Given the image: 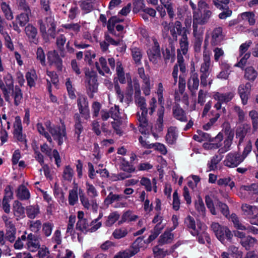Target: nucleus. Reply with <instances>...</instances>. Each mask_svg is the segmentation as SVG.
Here are the masks:
<instances>
[{
	"label": "nucleus",
	"mask_w": 258,
	"mask_h": 258,
	"mask_svg": "<svg viewBox=\"0 0 258 258\" xmlns=\"http://www.w3.org/2000/svg\"><path fill=\"white\" fill-rule=\"evenodd\" d=\"M186 81L183 75L180 76L178 80V90L181 95L182 96V101L186 105L188 104V97L186 93H184V90L185 87Z\"/></svg>",
	"instance_id": "obj_35"
},
{
	"label": "nucleus",
	"mask_w": 258,
	"mask_h": 258,
	"mask_svg": "<svg viewBox=\"0 0 258 258\" xmlns=\"http://www.w3.org/2000/svg\"><path fill=\"white\" fill-rule=\"evenodd\" d=\"M126 199V197L123 195H116L113 194L112 192H110L105 199L104 203L105 204L108 205L115 201L119 202Z\"/></svg>",
	"instance_id": "obj_39"
},
{
	"label": "nucleus",
	"mask_w": 258,
	"mask_h": 258,
	"mask_svg": "<svg viewBox=\"0 0 258 258\" xmlns=\"http://www.w3.org/2000/svg\"><path fill=\"white\" fill-rule=\"evenodd\" d=\"M42 227V231L46 237H49L51 235L52 229L54 227V224L50 222H44L41 226Z\"/></svg>",
	"instance_id": "obj_58"
},
{
	"label": "nucleus",
	"mask_w": 258,
	"mask_h": 258,
	"mask_svg": "<svg viewBox=\"0 0 258 258\" xmlns=\"http://www.w3.org/2000/svg\"><path fill=\"white\" fill-rule=\"evenodd\" d=\"M76 229L84 233L90 232L89 222L87 219L78 220L76 224Z\"/></svg>",
	"instance_id": "obj_40"
},
{
	"label": "nucleus",
	"mask_w": 258,
	"mask_h": 258,
	"mask_svg": "<svg viewBox=\"0 0 258 258\" xmlns=\"http://www.w3.org/2000/svg\"><path fill=\"white\" fill-rule=\"evenodd\" d=\"M120 215L117 212L111 213L107 217L104 223L107 227L112 226L119 218Z\"/></svg>",
	"instance_id": "obj_45"
},
{
	"label": "nucleus",
	"mask_w": 258,
	"mask_h": 258,
	"mask_svg": "<svg viewBox=\"0 0 258 258\" xmlns=\"http://www.w3.org/2000/svg\"><path fill=\"white\" fill-rule=\"evenodd\" d=\"M147 114V107L140 109V111L137 113L138 120L139 122V131L142 134H146L150 128L148 125Z\"/></svg>",
	"instance_id": "obj_16"
},
{
	"label": "nucleus",
	"mask_w": 258,
	"mask_h": 258,
	"mask_svg": "<svg viewBox=\"0 0 258 258\" xmlns=\"http://www.w3.org/2000/svg\"><path fill=\"white\" fill-rule=\"evenodd\" d=\"M67 41V38L64 35L60 34L57 36L56 39V44L57 48L60 51L63 53L64 45Z\"/></svg>",
	"instance_id": "obj_64"
},
{
	"label": "nucleus",
	"mask_w": 258,
	"mask_h": 258,
	"mask_svg": "<svg viewBox=\"0 0 258 258\" xmlns=\"http://www.w3.org/2000/svg\"><path fill=\"white\" fill-rule=\"evenodd\" d=\"M243 161L240 153L237 152H231L226 155L224 161V164L227 167L234 168L237 167Z\"/></svg>",
	"instance_id": "obj_15"
},
{
	"label": "nucleus",
	"mask_w": 258,
	"mask_h": 258,
	"mask_svg": "<svg viewBox=\"0 0 258 258\" xmlns=\"http://www.w3.org/2000/svg\"><path fill=\"white\" fill-rule=\"evenodd\" d=\"M127 233L126 228L122 227L115 229L112 233V236L114 238L119 239L125 237Z\"/></svg>",
	"instance_id": "obj_59"
},
{
	"label": "nucleus",
	"mask_w": 258,
	"mask_h": 258,
	"mask_svg": "<svg viewBox=\"0 0 258 258\" xmlns=\"http://www.w3.org/2000/svg\"><path fill=\"white\" fill-rule=\"evenodd\" d=\"M194 35L195 37L194 48L196 52H199L203 42V36L202 34L197 33L195 27H194Z\"/></svg>",
	"instance_id": "obj_44"
},
{
	"label": "nucleus",
	"mask_w": 258,
	"mask_h": 258,
	"mask_svg": "<svg viewBox=\"0 0 258 258\" xmlns=\"http://www.w3.org/2000/svg\"><path fill=\"white\" fill-rule=\"evenodd\" d=\"M222 157L218 155L214 156L208 162L207 166L209 168V171L215 170L217 168V165L221 160Z\"/></svg>",
	"instance_id": "obj_53"
},
{
	"label": "nucleus",
	"mask_w": 258,
	"mask_h": 258,
	"mask_svg": "<svg viewBox=\"0 0 258 258\" xmlns=\"http://www.w3.org/2000/svg\"><path fill=\"white\" fill-rule=\"evenodd\" d=\"M257 76V72L252 67H249L245 69L244 78L250 81H253Z\"/></svg>",
	"instance_id": "obj_48"
},
{
	"label": "nucleus",
	"mask_w": 258,
	"mask_h": 258,
	"mask_svg": "<svg viewBox=\"0 0 258 258\" xmlns=\"http://www.w3.org/2000/svg\"><path fill=\"white\" fill-rule=\"evenodd\" d=\"M95 66L100 75L103 76L104 73L111 74L110 70L107 65V60L105 57H100L99 59V62H96Z\"/></svg>",
	"instance_id": "obj_33"
},
{
	"label": "nucleus",
	"mask_w": 258,
	"mask_h": 258,
	"mask_svg": "<svg viewBox=\"0 0 258 258\" xmlns=\"http://www.w3.org/2000/svg\"><path fill=\"white\" fill-rule=\"evenodd\" d=\"M249 116L252 121L253 131H257L258 129V112L254 110H252L249 112Z\"/></svg>",
	"instance_id": "obj_63"
},
{
	"label": "nucleus",
	"mask_w": 258,
	"mask_h": 258,
	"mask_svg": "<svg viewBox=\"0 0 258 258\" xmlns=\"http://www.w3.org/2000/svg\"><path fill=\"white\" fill-rule=\"evenodd\" d=\"M78 191L80 195L83 194V190L81 188H78L77 184L74 185L73 189L69 190L68 201L70 205L74 206L77 203L78 201Z\"/></svg>",
	"instance_id": "obj_31"
},
{
	"label": "nucleus",
	"mask_w": 258,
	"mask_h": 258,
	"mask_svg": "<svg viewBox=\"0 0 258 258\" xmlns=\"http://www.w3.org/2000/svg\"><path fill=\"white\" fill-rule=\"evenodd\" d=\"M185 223L189 228L190 233L193 236H198L199 243L203 244L205 241H207L208 243H210V238L206 232L207 227L204 224L203 225L198 226V229H197L195 221L194 218L190 216H188L185 219Z\"/></svg>",
	"instance_id": "obj_1"
},
{
	"label": "nucleus",
	"mask_w": 258,
	"mask_h": 258,
	"mask_svg": "<svg viewBox=\"0 0 258 258\" xmlns=\"http://www.w3.org/2000/svg\"><path fill=\"white\" fill-rule=\"evenodd\" d=\"M85 83L88 91V94L90 98L93 97V93L98 90L97 76L96 73L90 70L89 68H85Z\"/></svg>",
	"instance_id": "obj_4"
},
{
	"label": "nucleus",
	"mask_w": 258,
	"mask_h": 258,
	"mask_svg": "<svg viewBox=\"0 0 258 258\" xmlns=\"http://www.w3.org/2000/svg\"><path fill=\"white\" fill-rule=\"evenodd\" d=\"M75 120L74 138L75 142L80 145L83 143V139L81 138L82 136L81 134L84 131V127L82 124L81 118L78 114H75Z\"/></svg>",
	"instance_id": "obj_18"
},
{
	"label": "nucleus",
	"mask_w": 258,
	"mask_h": 258,
	"mask_svg": "<svg viewBox=\"0 0 258 258\" xmlns=\"http://www.w3.org/2000/svg\"><path fill=\"white\" fill-rule=\"evenodd\" d=\"M85 184L86 192L90 198L94 199L98 196V191L93 184L88 181H86Z\"/></svg>",
	"instance_id": "obj_56"
},
{
	"label": "nucleus",
	"mask_w": 258,
	"mask_h": 258,
	"mask_svg": "<svg viewBox=\"0 0 258 258\" xmlns=\"http://www.w3.org/2000/svg\"><path fill=\"white\" fill-rule=\"evenodd\" d=\"M74 175V170L70 165L66 166L63 169L62 177L64 180L71 181Z\"/></svg>",
	"instance_id": "obj_60"
},
{
	"label": "nucleus",
	"mask_w": 258,
	"mask_h": 258,
	"mask_svg": "<svg viewBox=\"0 0 258 258\" xmlns=\"http://www.w3.org/2000/svg\"><path fill=\"white\" fill-rule=\"evenodd\" d=\"M12 92V96L14 99V104L16 106L19 105L22 99V93L21 90L18 87H16L15 89L11 91Z\"/></svg>",
	"instance_id": "obj_52"
},
{
	"label": "nucleus",
	"mask_w": 258,
	"mask_h": 258,
	"mask_svg": "<svg viewBox=\"0 0 258 258\" xmlns=\"http://www.w3.org/2000/svg\"><path fill=\"white\" fill-rule=\"evenodd\" d=\"M17 196L21 200H27L30 197V194L28 189L24 185L19 186L17 191Z\"/></svg>",
	"instance_id": "obj_36"
},
{
	"label": "nucleus",
	"mask_w": 258,
	"mask_h": 258,
	"mask_svg": "<svg viewBox=\"0 0 258 258\" xmlns=\"http://www.w3.org/2000/svg\"><path fill=\"white\" fill-rule=\"evenodd\" d=\"M132 55L134 60L137 64L141 63V59L142 58V52L141 50L137 47H132L131 48Z\"/></svg>",
	"instance_id": "obj_51"
},
{
	"label": "nucleus",
	"mask_w": 258,
	"mask_h": 258,
	"mask_svg": "<svg viewBox=\"0 0 258 258\" xmlns=\"http://www.w3.org/2000/svg\"><path fill=\"white\" fill-rule=\"evenodd\" d=\"M45 125L52 139L57 142L58 146H61L63 142L67 140L66 127L63 123L61 124V125L51 126L50 121L47 120L45 122Z\"/></svg>",
	"instance_id": "obj_2"
},
{
	"label": "nucleus",
	"mask_w": 258,
	"mask_h": 258,
	"mask_svg": "<svg viewBox=\"0 0 258 258\" xmlns=\"http://www.w3.org/2000/svg\"><path fill=\"white\" fill-rule=\"evenodd\" d=\"M13 211L17 220L25 217V209L22 204L18 201H15L13 204Z\"/></svg>",
	"instance_id": "obj_34"
},
{
	"label": "nucleus",
	"mask_w": 258,
	"mask_h": 258,
	"mask_svg": "<svg viewBox=\"0 0 258 258\" xmlns=\"http://www.w3.org/2000/svg\"><path fill=\"white\" fill-rule=\"evenodd\" d=\"M149 58L153 63H157L160 60L161 55L159 45L157 41L154 42V46L147 51Z\"/></svg>",
	"instance_id": "obj_26"
},
{
	"label": "nucleus",
	"mask_w": 258,
	"mask_h": 258,
	"mask_svg": "<svg viewBox=\"0 0 258 258\" xmlns=\"http://www.w3.org/2000/svg\"><path fill=\"white\" fill-rule=\"evenodd\" d=\"M28 224L31 231L35 233L40 231L42 226L41 222L39 220L30 221Z\"/></svg>",
	"instance_id": "obj_62"
},
{
	"label": "nucleus",
	"mask_w": 258,
	"mask_h": 258,
	"mask_svg": "<svg viewBox=\"0 0 258 258\" xmlns=\"http://www.w3.org/2000/svg\"><path fill=\"white\" fill-rule=\"evenodd\" d=\"M26 212L28 218L33 219L40 213V208L38 205H30L26 208Z\"/></svg>",
	"instance_id": "obj_37"
},
{
	"label": "nucleus",
	"mask_w": 258,
	"mask_h": 258,
	"mask_svg": "<svg viewBox=\"0 0 258 258\" xmlns=\"http://www.w3.org/2000/svg\"><path fill=\"white\" fill-rule=\"evenodd\" d=\"M229 220L233 222L234 227L237 229L241 230H247L249 232H252L254 234L258 233V229H256L253 226L246 227L241 223L235 214H232L229 217Z\"/></svg>",
	"instance_id": "obj_24"
},
{
	"label": "nucleus",
	"mask_w": 258,
	"mask_h": 258,
	"mask_svg": "<svg viewBox=\"0 0 258 258\" xmlns=\"http://www.w3.org/2000/svg\"><path fill=\"white\" fill-rule=\"evenodd\" d=\"M241 209L244 214L249 218L250 223L258 226V208L244 204L242 205Z\"/></svg>",
	"instance_id": "obj_14"
},
{
	"label": "nucleus",
	"mask_w": 258,
	"mask_h": 258,
	"mask_svg": "<svg viewBox=\"0 0 258 258\" xmlns=\"http://www.w3.org/2000/svg\"><path fill=\"white\" fill-rule=\"evenodd\" d=\"M2 219L5 223L6 231H16L15 226L11 218L4 215L2 216Z\"/></svg>",
	"instance_id": "obj_54"
},
{
	"label": "nucleus",
	"mask_w": 258,
	"mask_h": 258,
	"mask_svg": "<svg viewBox=\"0 0 258 258\" xmlns=\"http://www.w3.org/2000/svg\"><path fill=\"white\" fill-rule=\"evenodd\" d=\"M14 137L20 142H25V137L22 134V126L21 120L19 116L15 117V120L14 123Z\"/></svg>",
	"instance_id": "obj_28"
},
{
	"label": "nucleus",
	"mask_w": 258,
	"mask_h": 258,
	"mask_svg": "<svg viewBox=\"0 0 258 258\" xmlns=\"http://www.w3.org/2000/svg\"><path fill=\"white\" fill-rule=\"evenodd\" d=\"M80 199L82 205L85 209L92 211L93 212H97L98 205L95 200L92 199L89 200L84 194L80 195Z\"/></svg>",
	"instance_id": "obj_25"
},
{
	"label": "nucleus",
	"mask_w": 258,
	"mask_h": 258,
	"mask_svg": "<svg viewBox=\"0 0 258 258\" xmlns=\"http://www.w3.org/2000/svg\"><path fill=\"white\" fill-rule=\"evenodd\" d=\"M234 97V94L232 92H226L221 93L218 92H214L213 95V98L216 101L213 107L217 111L220 112L221 115L226 113V110L225 107H222V104L227 103L232 100Z\"/></svg>",
	"instance_id": "obj_8"
},
{
	"label": "nucleus",
	"mask_w": 258,
	"mask_h": 258,
	"mask_svg": "<svg viewBox=\"0 0 258 258\" xmlns=\"http://www.w3.org/2000/svg\"><path fill=\"white\" fill-rule=\"evenodd\" d=\"M26 35L29 38V41L34 44H37L38 40L37 38V30L31 24L28 25L25 28Z\"/></svg>",
	"instance_id": "obj_32"
},
{
	"label": "nucleus",
	"mask_w": 258,
	"mask_h": 258,
	"mask_svg": "<svg viewBox=\"0 0 258 258\" xmlns=\"http://www.w3.org/2000/svg\"><path fill=\"white\" fill-rule=\"evenodd\" d=\"M26 240L27 248L31 251H36L40 247V237L32 233L27 235Z\"/></svg>",
	"instance_id": "obj_19"
},
{
	"label": "nucleus",
	"mask_w": 258,
	"mask_h": 258,
	"mask_svg": "<svg viewBox=\"0 0 258 258\" xmlns=\"http://www.w3.org/2000/svg\"><path fill=\"white\" fill-rule=\"evenodd\" d=\"M103 217V213L100 212L98 217L91 222H89L90 224V232H94L98 229H99L102 226V222L100 221V220Z\"/></svg>",
	"instance_id": "obj_43"
},
{
	"label": "nucleus",
	"mask_w": 258,
	"mask_h": 258,
	"mask_svg": "<svg viewBox=\"0 0 258 258\" xmlns=\"http://www.w3.org/2000/svg\"><path fill=\"white\" fill-rule=\"evenodd\" d=\"M157 95L158 102L161 104V107L158 110V119L156 124V127L158 131L160 132L162 131L163 126V115L164 112V108L163 106L164 100L163 94Z\"/></svg>",
	"instance_id": "obj_22"
},
{
	"label": "nucleus",
	"mask_w": 258,
	"mask_h": 258,
	"mask_svg": "<svg viewBox=\"0 0 258 258\" xmlns=\"http://www.w3.org/2000/svg\"><path fill=\"white\" fill-rule=\"evenodd\" d=\"M205 202L207 208L212 215H217V212L216 209H219L223 215L227 217L229 212L228 207L226 204L222 203L220 201H217L215 203V207L213 203V201L209 195H207L205 197Z\"/></svg>",
	"instance_id": "obj_9"
},
{
	"label": "nucleus",
	"mask_w": 258,
	"mask_h": 258,
	"mask_svg": "<svg viewBox=\"0 0 258 258\" xmlns=\"http://www.w3.org/2000/svg\"><path fill=\"white\" fill-rule=\"evenodd\" d=\"M241 18L244 21H247L250 25H253L255 24V15L252 12H246L242 13L241 14Z\"/></svg>",
	"instance_id": "obj_61"
},
{
	"label": "nucleus",
	"mask_w": 258,
	"mask_h": 258,
	"mask_svg": "<svg viewBox=\"0 0 258 258\" xmlns=\"http://www.w3.org/2000/svg\"><path fill=\"white\" fill-rule=\"evenodd\" d=\"M62 27L65 29L72 31L73 32L70 33L72 36L74 34H77L80 30L81 26L79 23H69L62 25Z\"/></svg>",
	"instance_id": "obj_50"
},
{
	"label": "nucleus",
	"mask_w": 258,
	"mask_h": 258,
	"mask_svg": "<svg viewBox=\"0 0 258 258\" xmlns=\"http://www.w3.org/2000/svg\"><path fill=\"white\" fill-rule=\"evenodd\" d=\"M177 129L176 127H170L168 130V133L166 136L167 142L169 144L176 143L177 139Z\"/></svg>",
	"instance_id": "obj_41"
},
{
	"label": "nucleus",
	"mask_w": 258,
	"mask_h": 258,
	"mask_svg": "<svg viewBox=\"0 0 258 258\" xmlns=\"http://www.w3.org/2000/svg\"><path fill=\"white\" fill-rule=\"evenodd\" d=\"M77 104L82 116L85 119H89L90 113L87 98L84 96H79L77 99Z\"/></svg>",
	"instance_id": "obj_20"
},
{
	"label": "nucleus",
	"mask_w": 258,
	"mask_h": 258,
	"mask_svg": "<svg viewBox=\"0 0 258 258\" xmlns=\"http://www.w3.org/2000/svg\"><path fill=\"white\" fill-rule=\"evenodd\" d=\"M31 14V12L30 11V12H24L16 16V20L21 27L25 26L28 23Z\"/></svg>",
	"instance_id": "obj_42"
},
{
	"label": "nucleus",
	"mask_w": 258,
	"mask_h": 258,
	"mask_svg": "<svg viewBox=\"0 0 258 258\" xmlns=\"http://www.w3.org/2000/svg\"><path fill=\"white\" fill-rule=\"evenodd\" d=\"M146 243L147 240H144L143 237H138L130 248L117 253L113 258H130L137 253Z\"/></svg>",
	"instance_id": "obj_6"
},
{
	"label": "nucleus",
	"mask_w": 258,
	"mask_h": 258,
	"mask_svg": "<svg viewBox=\"0 0 258 258\" xmlns=\"http://www.w3.org/2000/svg\"><path fill=\"white\" fill-rule=\"evenodd\" d=\"M107 61L109 65L112 70L115 69V64H116V74L117 75V79L120 83H125L126 79L125 77V74L121 62L118 61L115 63V59L113 57H109L107 59Z\"/></svg>",
	"instance_id": "obj_17"
},
{
	"label": "nucleus",
	"mask_w": 258,
	"mask_h": 258,
	"mask_svg": "<svg viewBox=\"0 0 258 258\" xmlns=\"http://www.w3.org/2000/svg\"><path fill=\"white\" fill-rule=\"evenodd\" d=\"M222 135L220 133L218 134L215 138V141L218 142L217 146H218V153L219 154H224L231 149V146L232 144L233 135H229L226 138L222 141Z\"/></svg>",
	"instance_id": "obj_12"
},
{
	"label": "nucleus",
	"mask_w": 258,
	"mask_h": 258,
	"mask_svg": "<svg viewBox=\"0 0 258 258\" xmlns=\"http://www.w3.org/2000/svg\"><path fill=\"white\" fill-rule=\"evenodd\" d=\"M209 35L208 34L206 35V40L204 41L203 52V60L204 62L202 63L200 68V73H210L211 69V58L210 52L207 50V46L208 45V38Z\"/></svg>",
	"instance_id": "obj_13"
},
{
	"label": "nucleus",
	"mask_w": 258,
	"mask_h": 258,
	"mask_svg": "<svg viewBox=\"0 0 258 258\" xmlns=\"http://www.w3.org/2000/svg\"><path fill=\"white\" fill-rule=\"evenodd\" d=\"M195 209L199 214L200 215L205 217L206 212V208L204 202L200 197H199L198 200L195 202Z\"/></svg>",
	"instance_id": "obj_47"
},
{
	"label": "nucleus",
	"mask_w": 258,
	"mask_h": 258,
	"mask_svg": "<svg viewBox=\"0 0 258 258\" xmlns=\"http://www.w3.org/2000/svg\"><path fill=\"white\" fill-rule=\"evenodd\" d=\"M208 34L209 35L208 40L211 36V45L213 46L219 44L223 40L224 38V36L222 33V29L220 27L215 28L211 33L207 32L206 34L205 38Z\"/></svg>",
	"instance_id": "obj_23"
},
{
	"label": "nucleus",
	"mask_w": 258,
	"mask_h": 258,
	"mask_svg": "<svg viewBox=\"0 0 258 258\" xmlns=\"http://www.w3.org/2000/svg\"><path fill=\"white\" fill-rule=\"evenodd\" d=\"M13 80L12 75L8 72L0 74V88L2 90L5 100L11 102L10 94L13 90Z\"/></svg>",
	"instance_id": "obj_5"
},
{
	"label": "nucleus",
	"mask_w": 258,
	"mask_h": 258,
	"mask_svg": "<svg viewBox=\"0 0 258 258\" xmlns=\"http://www.w3.org/2000/svg\"><path fill=\"white\" fill-rule=\"evenodd\" d=\"M173 238V235L171 231H165L162 234L158 240L160 244H164L171 242Z\"/></svg>",
	"instance_id": "obj_49"
},
{
	"label": "nucleus",
	"mask_w": 258,
	"mask_h": 258,
	"mask_svg": "<svg viewBox=\"0 0 258 258\" xmlns=\"http://www.w3.org/2000/svg\"><path fill=\"white\" fill-rule=\"evenodd\" d=\"M211 227L217 238L221 242L225 238L230 239L232 237L233 235L230 230L226 226H221L218 223L213 222Z\"/></svg>",
	"instance_id": "obj_11"
},
{
	"label": "nucleus",
	"mask_w": 258,
	"mask_h": 258,
	"mask_svg": "<svg viewBox=\"0 0 258 258\" xmlns=\"http://www.w3.org/2000/svg\"><path fill=\"white\" fill-rule=\"evenodd\" d=\"M198 10L200 12L199 13H194L193 14V27H195V23L196 22L201 25L207 23L212 16V12L210 10L209 5L205 1H200L198 3Z\"/></svg>",
	"instance_id": "obj_3"
},
{
	"label": "nucleus",
	"mask_w": 258,
	"mask_h": 258,
	"mask_svg": "<svg viewBox=\"0 0 258 258\" xmlns=\"http://www.w3.org/2000/svg\"><path fill=\"white\" fill-rule=\"evenodd\" d=\"M37 130L39 133L43 136L50 144L53 143V139L50 135L45 131V129L41 123H37Z\"/></svg>",
	"instance_id": "obj_57"
},
{
	"label": "nucleus",
	"mask_w": 258,
	"mask_h": 258,
	"mask_svg": "<svg viewBox=\"0 0 258 258\" xmlns=\"http://www.w3.org/2000/svg\"><path fill=\"white\" fill-rule=\"evenodd\" d=\"M177 21L174 23L171 22L169 24L167 22L164 21L162 23V25L163 27V29L162 30L163 32L167 34V32L169 31L172 37V39L175 41H176L177 38L176 31V29L177 31Z\"/></svg>",
	"instance_id": "obj_27"
},
{
	"label": "nucleus",
	"mask_w": 258,
	"mask_h": 258,
	"mask_svg": "<svg viewBox=\"0 0 258 258\" xmlns=\"http://www.w3.org/2000/svg\"><path fill=\"white\" fill-rule=\"evenodd\" d=\"M40 25V31L43 37L47 35V28H48L47 34L52 38H54L55 36L56 22L53 17L51 15L46 16L44 21L40 20L38 21Z\"/></svg>",
	"instance_id": "obj_7"
},
{
	"label": "nucleus",
	"mask_w": 258,
	"mask_h": 258,
	"mask_svg": "<svg viewBox=\"0 0 258 258\" xmlns=\"http://www.w3.org/2000/svg\"><path fill=\"white\" fill-rule=\"evenodd\" d=\"M256 242V240L250 236H247L242 241H240L241 245L246 250H249L253 247Z\"/></svg>",
	"instance_id": "obj_46"
},
{
	"label": "nucleus",
	"mask_w": 258,
	"mask_h": 258,
	"mask_svg": "<svg viewBox=\"0 0 258 258\" xmlns=\"http://www.w3.org/2000/svg\"><path fill=\"white\" fill-rule=\"evenodd\" d=\"M251 127L248 124L245 123L238 127L236 131V138L239 140L238 145L241 144L246 134L250 131Z\"/></svg>",
	"instance_id": "obj_30"
},
{
	"label": "nucleus",
	"mask_w": 258,
	"mask_h": 258,
	"mask_svg": "<svg viewBox=\"0 0 258 258\" xmlns=\"http://www.w3.org/2000/svg\"><path fill=\"white\" fill-rule=\"evenodd\" d=\"M195 71V69L194 66L191 69V75L187 83L188 88L191 92L198 90L199 86V75Z\"/></svg>",
	"instance_id": "obj_29"
},
{
	"label": "nucleus",
	"mask_w": 258,
	"mask_h": 258,
	"mask_svg": "<svg viewBox=\"0 0 258 258\" xmlns=\"http://www.w3.org/2000/svg\"><path fill=\"white\" fill-rule=\"evenodd\" d=\"M251 85L247 82L240 84L238 88V93L239 95L243 105L247 103L248 97L250 94Z\"/></svg>",
	"instance_id": "obj_21"
},
{
	"label": "nucleus",
	"mask_w": 258,
	"mask_h": 258,
	"mask_svg": "<svg viewBox=\"0 0 258 258\" xmlns=\"http://www.w3.org/2000/svg\"><path fill=\"white\" fill-rule=\"evenodd\" d=\"M180 22H178V35H181L182 37L180 40V46L182 54H186L188 48V42L187 41V33H188V28L191 24V20L186 19L185 21V27L180 28Z\"/></svg>",
	"instance_id": "obj_10"
},
{
	"label": "nucleus",
	"mask_w": 258,
	"mask_h": 258,
	"mask_svg": "<svg viewBox=\"0 0 258 258\" xmlns=\"http://www.w3.org/2000/svg\"><path fill=\"white\" fill-rule=\"evenodd\" d=\"M1 8L5 18L7 20L10 21L13 19V13L9 4L5 2H3L1 4Z\"/></svg>",
	"instance_id": "obj_38"
},
{
	"label": "nucleus",
	"mask_w": 258,
	"mask_h": 258,
	"mask_svg": "<svg viewBox=\"0 0 258 258\" xmlns=\"http://www.w3.org/2000/svg\"><path fill=\"white\" fill-rule=\"evenodd\" d=\"M26 78L27 84L30 87H33L35 85V81L37 80V75L34 70H31L26 74Z\"/></svg>",
	"instance_id": "obj_55"
}]
</instances>
